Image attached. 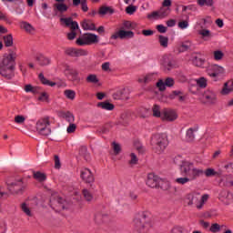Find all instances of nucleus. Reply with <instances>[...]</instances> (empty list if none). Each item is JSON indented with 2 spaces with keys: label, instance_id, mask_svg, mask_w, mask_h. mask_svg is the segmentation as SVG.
Segmentation results:
<instances>
[{
  "label": "nucleus",
  "instance_id": "31",
  "mask_svg": "<svg viewBox=\"0 0 233 233\" xmlns=\"http://www.w3.org/2000/svg\"><path fill=\"white\" fill-rule=\"evenodd\" d=\"M169 101L173 99H178V101H185V96H183L181 91L177 90L173 91L170 95H168Z\"/></svg>",
  "mask_w": 233,
  "mask_h": 233
},
{
  "label": "nucleus",
  "instance_id": "54",
  "mask_svg": "<svg viewBox=\"0 0 233 233\" xmlns=\"http://www.w3.org/2000/svg\"><path fill=\"white\" fill-rule=\"evenodd\" d=\"M101 68L103 72H106L107 74H110L112 72V67L110 65V62H105L102 64Z\"/></svg>",
  "mask_w": 233,
  "mask_h": 233
},
{
  "label": "nucleus",
  "instance_id": "50",
  "mask_svg": "<svg viewBox=\"0 0 233 233\" xmlns=\"http://www.w3.org/2000/svg\"><path fill=\"white\" fill-rule=\"evenodd\" d=\"M87 83H92L93 85H97L99 83V78H97V76L96 75H89L86 77Z\"/></svg>",
  "mask_w": 233,
  "mask_h": 233
},
{
  "label": "nucleus",
  "instance_id": "30",
  "mask_svg": "<svg viewBox=\"0 0 233 233\" xmlns=\"http://www.w3.org/2000/svg\"><path fill=\"white\" fill-rule=\"evenodd\" d=\"M225 58V53L221 49H218L212 52V59L219 62Z\"/></svg>",
  "mask_w": 233,
  "mask_h": 233
},
{
  "label": "nucleus",
  "instance_id": "14",
  "mask_svg": "<svg viewBox=\"0 0 233 233\" xmlns=\"http://www.w3.org/2000/svg\"><path fill=\"white\" fill-rule=\"evenodd\" d=\"M80 177L85 181V183H94V174L92 170L88 167H82L80 170Z\"/></svg>",
  "mask_w": 233,
  "mask_h": 233
},
{
  "label": "nucleus",
  "instance_id": "53",
  "mask_svg": "<svg viewBox=\"0 0 233 233\" xmlns=\"http://www.w3.org/2000/svg\"><path fill=\"white\" fill-rule=\"evenodd\" d=\"M83 196L86 199V201H92L94 199V195L88 191V189H84L83 190Z\"/></svg>",
  "mask_w": 233,
  "mask_h": 233
},
{
  "label": "nucleus",
  "instance_id": "23",
  "mask_svg": "<svg viewBox=\"0 0 233 233\" xmlns=\"http://www.w3.org/2000/svg\"><path fill=\"white\" fill-rule=\"evenodd\" d=\"M35 60L37 61L38 65L41 66H48L52 60L48 56H45L43 54H37L35 56Z\"/></svg>",
  "mask_w": 233,
  "mask_h": 233
},
{
  "label": "nucleus",
  "instance_id": "40",
  "mask_svg": "<svg viewBox=\"0 0 233 233\" xmlns=\"http://www.w3.org/2000/svg\"><path fill=\"white\" fill-rule=\"evenodd\" d=\"M205 62L206 60L204 58H199L195 56L192 60L193 65H195V66H198L199 68H203V66H205Z\"/></svg>",
  "mask_w": 233,
  "mask_h": 233
},
{
  "label": "nucleus",
  "instance_id": "49",
  "mask_svg": "<svg viewBox=\"0 0 233 233\" xmlns=\"http://www.w3.org/2000/svg\"><path fill=\"white\" fill-rule=\"evenodd\" d=\"M4 43L5 46H12V45H14V37L12 35L4 36Z\"/></svg>",
  "mask_w": 233,
  "mask_h": 233
},
{
  "label": "nucleus",
  "instance_id": "15",
  "mask_svg": "<svg viewBox=\"0 0 233 233\" xmlns=\"http://www.w3.org/2000/svg\"><path fill=\"white\" fill-rule=\"evenodd\" d=\"M64 74L70 77L71 81H79V72L68 65L64 66Z\"/></svg>",
  "mask_w": 233,
  "mask_h": 233
},
{
  "label": "nucleus",
  "instance_id": "35",
  "mask_svg": "<svg viewBox=\"0 0 233 233\" xmlns=\"http://www.w3.org/2000/svg\"><path fill=\"white\" fill-rule=\"evenodd\" d=\"M105 219H106V215L103 213H96L94 217V221L96 225H101V223H105Z\"/></svg>",
  "mask_w": 233,
  "mask_h": 233
},
{
  "label": "nucleus",
  "instance_id": "42",
  "mask_svg": "<svg viewBox=\"0 0 233 233\" xmlns=\"http://www.w3.org/2000/svg\"><path fill=\"white\" fill-rule=\"evenodd\" d=\"M98 14L100 15H106V14H114V9L108 6H102L100 7Z\"/></svg>",
  "mask_w": 233,
  "mask_h": 233
},
{
  "label": "nucleus",
  "instance_id": "62",
  "mask_svg": "<svg viewBox=\"0 0 233 233\" xmlns=\"http://www.w3.org/2000/svg\"><path fill=\"white\" fill-rule=\"evenodd\" d=\"M157 32H159L160 34H165L167 33V26L163 25H157Z\"/></svg>",
  "mask_w": 233,
  "mask_h": 233
},
{
  "label": "nucleus",
  "instance_id": "3",
  "mask_svg": "<svg viewBox=\"0 0 233 233\" xmlns=\"http://www.w3.org/2000/svg\"><path fill=\"white\" fill-rule=\"evenodd\" d=\"M133 225L137 233H149L154 228V222L147 211L139 212L134 218Z\"/></svg>",
  "mask_w": 233,
  "mask_h": 233
},
{
  "label": "nucleus",
  "instance_id": "46",
  "mask_svg": "<svg viewBox=\"0 0 233 233\" xmlns=\"http://www.w3.org/2000/svg\"><path fill=\"white\" fill-rule=\"evenodd\" d=\"M64 95L67 99H70L71 101H74L76 99V91L67 89L64 91Z\"/></svg>",
  "mask_w": 233,
  "mask_h": 233
},
{
  "label": "nucleus",
  "instance_id": "63",
  "mask_svg": "<svg viewBox=\"0 0 233 233\" xmlns=\"http://www.w3.org/2000/svg\"><path fill=\"white\" fill-rule=\"evenodd\" d=\"M159 101H161V103H170V98L167 95H161Z\"/></svg>",
  "mask_w": 233,
  "mask_h": 233
},
{
  "label": "nucleus",
  "instance_id": "48",
  "mask_svg": "<svg viewBox=\"0 0 233 233\" xmlns=\"http://www.w3.org/2000/svg\"><path fill=\"white\" fill-rule=\"evenodd\" d=\"M25 121H26V116L23 115H17L15 116V123L16 125H25Z\"/></svg>",
  "mask_w": 233,
  "mask_h": 233
},
{
  "label": "nucleus",
  "instance_id": "8",
  "mask_svg": "<svg viewBox=\"0 0 233 233\" xmlns=\"http://www.w3.org/2000/svg\"><path fill=\"white\" fill-rule=\"evenodd\" d=\"M97 43H99V36L94 33H85L76 40L77 46H90Z\"/></svg>",
  "mask_w": 233,
  "mask_h": 233
},
{
  "label": "nucleus",
  "instance_id": "58",
  "mask_svg": "<svg viewBox=\"0 0 233 233\" xmlns=\"http://www.w3.org/2000/svg\"><path fill=\"white\" fill-rule=\"evenodd\" d=\"M188 26V19L178 22V28H180L181 30H187Z\"/></svg>",
  "mask_w": 233,
  "mask_h": 233
},
{
  "label": "nucleus",
  "instance_id": "56",
  "mask_svg": "<svg viewBox=\"0 0 233 233\" xmlns=\"http://www.w3.org/2000/svg\"><path fill=\"white\" fill-rule=\"evenodd\" d=\"M77 130V125H76L74 122L69 124V126L66 127L67 134H74Z\"/></svg>",
  "mask_w": 233,
  "mask_h": 233
},
{
  "label": "nucleus",
  "instance_id": "2",
  "mask_svg": "<svg viewBox=\"0 0 233 233\" xmlns=\"http://www.w3.org/2000/svg\"><path fill=\"white\" fill-rule=\"evenodd\" d=\"M15 59L17 53L10 51L0 59V76L5 79H12L15 76Z\"/></svg>",
  "mask_w": 233,
  "mask_h": 233
},
{
  "label": "nucleus",
  "instance_id": "37",
  "mask_svg": "<svg viewBox=\"0 0 233 233\" xmlns=\"http://www.w3.org/2000/svg\"><path fill=\"white\" fill-rule=\"evenodd\" d=\"M82 28L83 30H96V25H94V23H92L91 21L88 20H85L82 23Z\"/></svg>",
  "mask_w": 233,
  "mask_h": 233
},
{
  "label": "nucleus",
  "instance_id": "33",
  "mask_svg": "<svg viewBox=\"0 0 233 233\" xmlns=\"http://www.w3.org/2000/svg\"><path fill=\"white\" fill-rule=\"evenodd\" d=\"M33 177L36 179V181H39V183H43V181H46V174L41 171H35L33 173Z\"/></svg>",
  "mask_w": 233,
  "mask_h": 233
},
{
  "label": "nucleus",
  "instance_id": "32",
  "mask_svg": "<svg viewBox=\"0 0 233 233\" xmlns=\"http://www.w3.org/2000/svg\"><path fill=\"white\" fill-rule=\"evenodd\" d=\"M38 79H40V82L42 85H45L46 86H56V82H52L48 80V78L45 77V75L43 73H40L38 75Z\"/></svg>",
  "mask_w": 233,
  "mask_h": 233
},
{
  "label": "nucleus",
  "instance_id": "25",
  "mask_svg": "<svg viewBox=\"0 0 233 233\" xmlns=\"http://www.w3.org/2000/svg\"><path fill=\"white\" fill-rule=\"evenodd\" d=\"M20 28L25 30L26 34H35V27H34V25L28 22H21Z\"/></svg>",
  "mask_w": 233,
  "mask_h": 233
},
{
  "label": "nucleus",
  "instance_id": "29",
  "mask_svg": "<svg viewBox=\"0 0 233 233\" xmlns=\"http://www.w3.org/2000/svg\"><path fill=\"white\" fill-rule=\"evenodd\" d=\"M53 7L55 12H60V14H64V12L68 10V5L65 3H55Z\"/></svg>",
  "mask_w": 233,
  "mask_h": 233
},
{
  "label": "nucleus",
  "instance_id": "51",
  "mask_svg": "<svg viewBox=\"0 0 233 233\" xmlns=\"http://www.w3.org/2000/svg\"><path fill=\"white\" fill-rule=\"evenodd\" d=\"M170 233H188L185 228L181 226H175L170 230Z\"/></svg>",
  "mask_w": 233,
  "mask_h": 233
},
{
  "label": "nucleus",
  "instance_id": "17",
  "mask_svg": "<svg viewBox=\"0 0 233 233\" xmlns=\"http://www.w3.org/2000/svg\"><path fill=\"white\" fill-rule=\"evenodd\" d=\"M134 32L119 30L111 35V39H132Z\"/></svg>",
  "mask_w": 233,
  "mask_h": 233
},
{
  "label": "nucleus",
  "instance_id": "41",
  "mask_svg": "<svg viewBox=\"0 0 233 233\" xmlns=\"http://www.w3.org/2000/svg\"><path fill=\"white\" fill-rule=\"evenodd\" d=\"M158 43L160 46H162L163 48H167L168 46V36L160 35L158 36Z\"/></svg>",
  "mask_w": 233,
  "mask_h": 233
},
{
  "label": "nucleus",
  "instance_id": "4",
  "mask_svg": "<svg viewBox=\"0 0 233 233\" xmlns=\"http://www.w3.org/2000/svg\"><path fill=\"white\" fill-rule=\"evenodd\" d=\"M151 147L155 154H163L168 147V136L167 134H157L153 136Z\"/></svg>",
  "mask_w": 233,
  "mask_h": 233
},
{
  "label": "nucleus",
  "instance_id": "19",
  "mask_svg": "<svg viewBox=\"0 0 233 233\" xmlns=\"http://www.w3.org/2000/svg\"><path fill=\"white\" fill-rule=\"evenodd\" d=\"M146 183L150 188H156L159 185V177L150 173L147 175V179Z\"/></svg>",
  "mask_w": 233,
  "mask_h": 233
},
{
  "label": "nucleus",
  "instance_id": "7",
  "mask_svg": "<svg viewBox=\"0 0 233 233\" xmlns=\"http://www.w3.org/2000/svg\"><path fill=\"white\" fill-rule=\"evenodd\" d=\"M51 124L50 116H44L38 119L35 124L36 132L40 136H50L52 134V129L50 128Z\"/></svg>",
  "mask_w": 233,
  "mask_h": 233
},
{
  "label": "nucleus",
  "instance_id": "24",
  "mask_svg": "<svg viewBox=\"0 0 233 233\" xmlns=\"http://www.w3.org/2000/svg\"><path fill=\"white\" fill-rule=\"evenodd\" d=\"M196 132H198V127H189L187 131H186V141H187L188 143L192 142L194 139H196Z\"/></svg>",
  "mask_w": 233,
  "mask_h": 233
},
{
  "label": "nucleus",
  "instance_id": "45",
  "mask_svg": "<svg viewBox=\"0 0 233 233\" xmlns=\"http://www.w3.org/2000/svg\"><path fill=\"white\" fill-rule=\"evenodd\" d=\"M125 92L126 89L122 88L118 91H116L114 95H113V98L114 99H125Z\"/></svg>",
  "mask_w": 233,
  "mask_h": 233
},
{
  "label": "nucleus",
  "instance_id": "59",
  "mask_svg": "<svg viewBox=\"0 0 233 233\" xmlns=\"http://www.w3.org/2000/svg\"><path fill=\"white\" fill-rule=\"evenodd\" d=\"M157 86L158 87V90H160V92H163L167 88V85L161 79L158 80V82L157 83Z\"/></svg>",
  "mask_w": 233,
  "mask_h": 233
},
{
  "label": "nucleus",
  "instance_id": "52",
  "mask_svg": "<svg viewBox=\"0 0 233 233\" xmlns=\"http://www.w3.org/2000/svg\"><path fill=\"white\" fill-rule=\"evenodd\" d=\"M198 5L199 6H212L214 0H198Z\"/></svg>",
  "mask_w": 233,
  "mask_h": 233
},
{
  "label": "nucleus",
  "instance_id": "44",
  "mask_svg": "<svg viewBox=\"0 0 233 233\" xmlns=\"http://www.w3.org/2000/svg\"><path fill=\"white\" fill-rule=\"evenodd\" d=\"M139 162V158H137V156L134 153H131L129 155V160H128V164L131 167H134V165H137V163Z\"/></svg>",
  "mask_w": 233,
  "mask_h": 233
},
{
  "label": "nucleus",
  "instance_id": "60",
  "mask_svg": "<svg viewBox=\"0 0 233 233\" xmlns=\"http://www.w3.org/2000/svg\"><path fill=\"white\" fill-rule=\"evenodd\" d=\"M137 10V7L134 5H129L126 8V12L127 14H129V15H132Z\"/></svg>",
  "mask_w": 233,
  "mask_h": 233
},
{
  "label": "nucleus",
  "instance_id": "9",
  "mask_svg": "<svg viewBox=\"0 0 233 233\" xmlns=\"http://www.w3.org/2000/svg\"><path fill=\"white\" fill-rule=\"evenodd\" d=\"M68 203L61 198H52L50 200V207L55 212H61L65 208H68Z\"/></svg>",
  "mask_w": 233,
  "mask_h": 233
},
{
  "label": "nucleus",
  "instance_id": "1",
  "mask_svg": "<svg viewBox=\"0 0 233 233\" xmlns=\"http://www.w3.org/2000/svg\"><path fill=\"white\" fill-rule=\"evenodd\" d=\"M179 171L180 174L185 177H177L175 179L177 185H187L190 181H196V179L201 177L203 174H205L207 177H212V176H216L217 174L214 168H208L204 171L203 168L196 167L194 162L187 159L181 161Z\"/></svg>",
  "mask_w": 233,
  "mask_h": 233
},
{
  "label": "nucleus",
  "instance_id": "16",
  "mask_svg": "<svg viewBox=\"0 0 233 233\" xmlns=\"http://www.w3.org/2000/svg\"><path fill=\"white\" fill-rule=\"evenodd\" d=\"M25 186L23 183V180L18 179V180H15V182L11 183L9 185L8 188L12 194H19L23 190V188H25Z\"/></svg>",
  "mask_w": 233,
  "mask_h": 233
},
{
  "label": "nucleus",
  "instance_id": "64",
  "mask_svg": "<svg viewBox=\"0 0 233 233\" xmlns=\"http://www.w3.org/2000/svg\"><path fill=\"white\" fill-rule=\"evenodd\" d=\"M166 86H174V80L170 77H167L165 80Z\"/></svg>",
  "mask_w": 233,
  "mask_h": 233
},
{
  "label": "nucleus",
  "instance_id": "26",
  "mask_svg": "<svg viewBox=\"0 0 233 233\" xmlns=\"http://www.w3.org/2000/svg\"><path fill=\"white\" fill-rule=\"evenodd\" d=\"M233 176L225 175L220 179V185L223 187H232Z\"/></svg>",
  "mask_w": 233,
  "mask_h": 233
},
{
  "label": "nucleus",
  "instance_id": "36",
  "mask_svg": "<svg viewBox=\"0 0 233 233\" xmlns=\"http://www.w3.org/2000/svg\"><path fill=\"white\" fill-rule=\"evenodd\" d=\"M21 210L28 218H32L34 216V214L32 213V209H30V206H28V204H26V203H23L21 205Z\"/></svg>",
  "mask_w": 233,
  "mask_h": 233
},
{
  "label": "nucleus",
  "instance_id": "61",
  "mask_svg": "<svg viewBox=\"0 0 233 233\" xmlns=\"http://www.w3.org/2000/svg\"><path fill=\"white\" fill-rule=\"evenodd\" d=\"M38 101H48V94L46 92H43L40 94L39 97H38Z\"/></svg>",
  "mask_w": 233,
  "mask_h": 233
},
{
  "label": "nucleus",
  "instance_id": "12",
  "mask_svg": "<svg viewBox=\"0 0 233 233\" xmlns=\"http://www.w3.org/2000/svg\"><path fill=\"white\" fill-rule=\"evenodd\" d=\"M66 56L70 57H81L83 56H88V51L86 49H77L75 47H67L65 50Z\"/></svg>",
  "mask_w": 233,
  "mask_h": 233
},
{
  "label": "nucleus",
  "instance_id": "27",
  "mask_svg": "<svg viewBox=\"0 0 233 233\" xmlns=\"http://www.w3.org/2000/svg\"><path fill=\"white\" fill-rule=\"evenodd\" d=\"M15 12L18 15H21L23 12H25V3H23V0H16L15 2Z\"/></svg>",
  "mask_w": 233,
  "mask_h": 233
},
{
  "label": "nucleus",
  "instance_id": "55",
  "mask_svg": "<svg viewBox=\"0 0 233 233\" xmlns=\"http://www.w3.org/2000/svg\"><path fill=\"white\" fill-rule=\"evenodd\" d=\"M209 231L212 233H218L221 231V226L218 223H214L210 226Z\"/></svg>",
  "mask_w": 233,
  "mask_h": 233
},
{
  "label": "nucleus",
  "instance_id": "13",
  "mask_svg": "<svg viewBox=\"0 0 233 233\" xmlns=\"http://www.w3.org/2000/svg\"><path fill=\"white\" fill-rule=\"evenodd\" d=\"M218 199L223 205L228 206L233 203V194L228 190H221L218 194Z\"/></svg>",
  "mask_w": 233,
  "mask_h": 233
},
{
  "label": "nucleus",
  "instance_id": "34",
  "mask_svg": "<svg viewBox=\"0 0 233 233\" xmlns=\"http://www.w3.org/2000/svg\"><path fill=\"white\" fill-rule=\"evenodd\" d=\"M155 76H156V74L149 73L144 76L139 77L138 83H150V81H153Z\"/></svg>",
  "mask_w": 233,
  "mask_h": 233
},
{
  "label": "nucleus",
  "instance_id": "6",
  "mask_svg": "<svg viewBox=\"0 0 233 233\" xmlns=\"http://www.w3.org/2000/svg\"><path fill=\"white\" fill-rule=\"evenodd\" d=\"M206 72L208 77L214 81H221L227 76V69L219 64H211Z\"/></svg>",
  "mask_w": 233,
  "mask_h": 233
},
{
  "label": "nucleus",
  "instance_id": "20",
  "mask_svg": "<svg viewBox=\"0 0 233 233\" xmlns=\"http://www.w3.org/2000/svg\"><path fill=\"white\" fill-rule=\"evenodd\" d=\"M60 23H62V25H65V26H68L71 28V30H77L79 28V25L77 24V22L73 21L72 17H68V18H60Z\"/></svg>",
  "mask_w": 233,
  "mask_h": 233
},
{
  "label": "nucleus",
  "instance_id": "47",
  "mask_svg": "<svg viewBox=\"0 0 233 233\" xmlns=\"http://www.w3.org/2000/svg\"><path fill=\"white\" fill-rule=\"evenodd\" d=\"M64 119H66L67 123L71 124V123H74V121H76V116H74V114L70 112H66L64 114Z\"/></svg>",
  "mask_w": 233,
  "mask_h": 233
},
{
  "label": "nucleus",
  "instance_id": "43",
  "mask_svg": "<svg viewBox=\"0 0 233 233\" xmlns=\"http://www.w3.org/2000/svg\"><path fill=\"white\" fill-rule=\"evenodd\" d=\"M192 46V43L190 41H186L183 42L179 46H178V52H187L188 48Z\"/></svg>",
  "mask_w": 233,
  "mask_h": 233
},
{
  "label": "nucleus",
  "instance_id": "39",
  "mask_svg": "<svg viewBox=\"0 0 233 233\" xmlns=\"http://www.w3.org/2000/svg\"><path fill=\"white\" fill-rule=\"evenodd\" d=\"M97 106L103 110H114V105L110 102H100L97 104Z\"/></svg>",
  "mask_w": 233,
  "mask_h": 233
},
{
  "label": "nucleus",
  "instance_id": "22",
  "mask_svg": "<svg viewBox=\"0 0 233 233\" xmlns=\"http://www.w3.org/2000/svg\"><path fill=\"white\" fill-rule=\"evenodd\" d=\"M198 34L204 41H210L214 37L212 31L207 28L198 29Z\"/></svg>",
  "mask_w": 233,
  "mask_h": 233
},
{
  "label": "nucleus",
  "instance_id": "57",
  "mask_svg": "<svg viewBox=\"0 0 233 233\" xmlns=\"http://www.w3.org/2000/svg\"><path fill=\"white\" fill-rule=\"evenodd\" d=\"M112 147H113L115 156H117L118 154L121 153V145H119L118 143L113 142Z\"/></svg>",
  "mask_w": 233,
  "mask_h": 233
},
{
  "label": "nucleus",
  "instance_id": "21",
  "mask_svg": "<svg viewBox=\"0 0 233 233\" xmlns=\"http://www.w3.org/2000/svg\"><path fill=\"white\" fill-rule=\"evenodd\" d=\"M233 92V80H228L224 83L222 89L220 90V96H228Z\"/></svg>",
  "mask_w": 233,
  "mask_h": 233
},
{
  "label": "nucleus",
  "instance_id": "11",
  "mask_svg": "<svg viewBox=\"0 0 233 233\" xmlns=\"http://www.w3.org/2000/svg\"><path fill=\"white\" fill-rule=\"evenodd\" d=\"M203 99L206 105H218V94L212 89H207L204 92Z\"/></svg>",
  "mask_w": 233,
  "mask_h": 233
},
{
  "label": "nucleus",
  "instance_id": "5",
  "mask_svg": "<svg viewBox=\"0 0 233 233\" xmlns=\"http://www.w3.org/2000/svg\"><path fill=\"white\" fill-rule=\"evenodd\" d=\"M186 199L188 207L195 205L198 210H201V208H203L205 206V203L208 201V194H204L201 196V194L198 192H192L187 195Z\"/></svg>",
  "mask_w": 233,
  "mask_h": 233
},
{
  "label": "nucleus",
  "instance_id": "10",
  "mask_svg": "<svg viewBox=\"0 0 233 233\" xmlns=\"http://www.w3.org/2000/svg\"><path fill=\"white\" fill-rule=\"evenodd\" d=\"M177 111L170 108H165L162 110L161 120L172 123L177 119Z\"/></svg>",
  "mask_w": 233,
  "mask_h": 233
},
{
  "label": "nucleus",
  "instance_id": "38",
  "mask_svg": "<svg viewBox=\"0 0 233 233\" xmlns=\"http://www.w3.org/2000/svg\"><path fill=\"white\" fill-rule=\"evenodd\" d=\"M152 112L154 117H159L161 119V116H163V111H161V106L157 105H154L152 107Z\"/></svg>",
  "mask_w": 233,
  "mask_h": 233
},
{
  "label": "nucleus",
  "instance_id": "18",
  "mask_svg": "<svg viewBox=\"0 0 233 233\" xmlns=\"http://www.w3.org/2000/svg\"><path fill=\"white\" fill-rule=\"evenodd\" d=\"M170 14V8L160 9L159 11H155L147 15L149 19H163V17H167Z\"/></svg>",
  "mask_w": 233,
  "mask_h": 233
},
{
  "label": "nucleus",
  "instance_id": "28",
  "mask_svg": "<svg viewBox=\"0 0 233 233\" xmlns=\"http://www.w3.org/2000/svg\"><path fill=\"white\" fill-rule=\"evenodd\" d=\"M195 83L198 88H207L208 86V79L205 76L195 79Z\"/></svg>",
  "mask_w": 233,
  "mask_h": 233
}]
</instances>
